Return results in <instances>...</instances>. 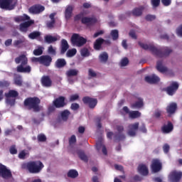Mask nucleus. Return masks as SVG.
Returning <instances> with one entry per match:
<instances>
[{"label": "nucleus", "instance_id": "1", "mask_svg": "<svg viewBox=\"0 0 182 182\" xmlns=\"http://www.w3.org/2000/svg\"><path fill=\"white\" fill-rule=\"evenodd\" d=\"M138 43L142 49L150 50L153 55H155L158 58H167L173 52V50L168 47H163L159 49L153 44H144L141 42H139Z\"/></svg>", "mask_w": 182, "mask_h": 182}, {"label": "nucleus", "instance_id": "2", "mask_svg": "<svg viewBox=\"0 0 182 182\" xmlns=\"http://www.w3.org/2000/svg\"><path fill=\"white\" fill-rule=\"evenodd\" d=\"M44 167L45 165L41 161H30L21 164L22 170H28L30 174H39Z\"/></svg>", "mask_w": 182, "mask_h": 182}, {"label": "nucleus", "instance_id": "3", "mask_svg": "<svg viewBox=\"0 0 182 182\" xmlns=\"http://www.w3.org/2000/svg\"><path fill=\"white\" fill-rule=\"evenodd\" d=\"M23 106L27 110L38 113L41 110V99L38 97H28L24 100Z\"/></svg>", "mask_w": 182, "mask_h": 182}, {"label": "nucleus", "instance_id": "4", "mask_svg": "<svg viewBox=\"0 0 182 182\" xmlns=\"http://www.w3.org/2000/svg\"><path fill=\"white\" fill-rule=\"evenodd\" d=\"M15 62L17 65L21 63V65H18L16 68V70L18 73H31L32 71V68L31 65H28V58H26V55H19L15 58Z\"/></svg>", "mask_w": 182, "mask_h": 182}, {"label": "nucleus", "instance_id": "5", "mask_svg": "<svg viewBox=\"0 0 182 182\" xmlns=\"http://www.w3.org/2000/svg\"><path fill=\"white\" fill-rule=\"evenodd\" d=\"M85 13L81 12L79 14H77L74 17V20L76 21H80L81 23H83V25H87V26H93L95 23H97V19L95 17H84Z\"/></svg>", "mask_w": 182, "mask_h": 182}, {"label": "nucleus", "instance_id": "6", "mask_svg": "<svg viewBox=\"0 0 182 182\" xmlns=\"http://www.w3.org/2000/svg\"><path fill=\"white\" fill-rule=\"evenodd\" d=\"M16 4H18V0H0V8L6 11H13Z\"/></svg>", "mask_w": 182, "mask_h": 182}, {"label": "nucleus", "instance_id": "7", "mask_svg": "<svg viewBox=\"0 0 182 182\" xmlns=\"http://www.w3.org/2000/svg\"><path fill=\"white\" fill-rule=\"evenodd\" d=\"M71 42L73 45H75L78 48H80L83 46L84 45H86V43L87 42V40L77 33H73L71 36Z\"/></svg>", "mask_w": 182, "mask_h": 182}, {"label": "nucleus", "instance_id": "8", "mask_svg": "<svg viewBox=\"0 0 182 182\" xmlns=\"http://www.w3.org/2000/svg\"><path fill=\"white\" fill-rule=\"evenodd\" d=\"M0 177L4 180H8L12 177V172L11 170L8 169L6 166L2 164H0Z\"/></svg>", "mask_w": 182, "mask_h": 182}, {"label": "nucleus", "instance_id": "9", "mask_svg": "<svg viewBox=\"0 0 182 182\" xmlns=\"http://www.w3.org/2000/svg\"><path fill=\"white\" fill-rule=\"evenodd\" d=\"M53 105L56 107V109L65 107V106L68 105V102H66V97L63 96H60L57 97L55 100H53Z\"/></svg>", "mask_w": 182, "mask_h": 182}, {"label": "nucleus", "instance_id": "10", "mask_svg": "<svg viewBox=\"0 0 182 182\" xmlns=\"http://www.w3.org/2000/svg\"><path fill=\"white\" fill-rule=\"evenodd\" d=\"M45 11V7L41 4H34L28 9L29 14L33 15H38V14H42Z\"/></svg>", "mask_w": 182, "mask_h": 182}, {"label": "nucleus", "instance_id": "11", "mask_svg": "<svg viewBox=\"0 0 182 182\" xmlns=\"http://www.w3.org/2000/svg\"><path fill=\"white\" fill-rule=\"evenodd\" d=\"M152 173H159L163 168V165L159 159H155L152 160L151 165Z\"/></svg>", "mask_w": 182, "mask_h": 182}, {"label": "nucleus", "instance_id": "12", "mask_svg": "<svg viewBox=\"0 0 182 182\" xmlns=\"http://www.w3.org/2000/svg\"><path fill=\"white\" fill-rule=\"evenodd\" d=\"M84 105H87L90 109H95L97 105V99L92 98L90 97H84L82 98Z\"/></svg>", "mask_w": 182, "mask_h": 182}, {"label": "nucleus", "instance_id": "13", "mask_svg": "<svg viewBox=\"0 0 182 182\" xmlns=\"http://www.w3.org/2000/svg\"><path fill=\"white\" fill-rule=\"evenodd\" d=\"M117 130L118 133H117L114 136L115 141H120L121 140H124V139H126V136L124 135V134H122L124 131V127H123V126H117Z\"/></svg>", "mask_w": 182, "mask_h": 182}, {"label": "nucleus", "instance_id": "14", "mask_svg": "<svg viewBox=\"0 0 182 182\" xmlns=\"http://www.w3.org/2000/svg\"><path fill=\"white\" fill-rule=\"evenodd\" d=\"M178 82H171V86L166 87V91L169 96H173V95L178 90Z\"/></svg>", "mask_w": 182, "mask_h": 182}, {"label": "nucleus", "instance_id": "15", "mask_svg": "<svg viewBox=\"0 0 182 182\" xmlns=\"http://www.w3.org/2000/svg\"><path fill=\"white\" fill-rule=\"evenodd\" d=\"M139 122H135L134 124H131L128 126V132L127 134L130 136L131 137H134L136 136V134L137 130H139Z\"/></svg>", "mask_w": 182, "mask_h": 182}, {"label": "nucleus", "instance_id": "16", "mask_svg": "<svg viewBox=\"0 0 182 182\" xmlns=\"http://www.w3.org/2000/svg\"><path fill=\"white\" fill-rule=\"evenodd\" d=\"M181 177V171H173L169 175V178L172 182H180Z\"/></svg>", "mask_w": 182, "mask_h": 182}, {"label": "nucleus", "instance_id": "17", "mask_svg": "<svg viewBox=\"0 0 182 182\" xmlns=\"http://www.w3.org/2000/svg\"><path fill=\"white\" fill-rule=\"evenodd\" d=\"M33 23H35L34 20H29V21H25L24 23H21L20 24L21 32H24L26 33V32H28V28L30 26H32V25H33Z\"/></svg>", "mask_w": 182, "mask_h": 182}, {"label": "nucleus", "instance_id": "18", "mask_svg": "<svg viewBox=\"0 0 182 182\" xmlns=\"http://www.w3.org/2000/svg\"><path fill=\"white\" fill-rule=\"evenodd\" d=\"M173 129L174 126L171 122H168L167 124H164L161 128V130L164 134H168V133H171L172 130Z\"/></svg>", "mask_w": 182, "mask_h": 182}, {"label": "nucleus", "instance_id": "19", "mask_svg": "<svg viewBox=\"0 0 182 182\" xmlns=\"http://www.w3.org/2000/svg\"><path fill=\"white\" fill-rule=\"evenodd\" d=\"M40 63L44 66H50L52 63V57L50 55H42L40 57Z\"/></svg>", "mask_w": 182, "mask_h": 182}, {"label": "nucleus", "instance_id": "20", "mask_svg": "<svg viewBox=\"0 0 182 182\" xmlns=\"http://www.w3.org/2000/svg\"><path fill=\"white\" fill-rule=\"evenodd\" d=\"M41 84L44 87H50L52 86V79L49 75H44L41 77Z\"/></svg>", "mask_w": 182, "mask_h": 182}, {"label": "nucleus", "instance_id": "21", "mask_svg": "<svg viewBox=\"0 0 182 182\" xmlns=\"http://www.w3.org/2000/svg\"><path fill=\"white\" fill-rule=\"evenodd\" d=\"M145 81L151 85H154L155 83H159V82H160V77H157L156 75H152L151 76L145 77Z\"/></svg>", "mask_w": 182, "mask_h": 182}, {"label": "nucleus", "instance_id": "22", "mask_svg": "<svg viewBox=\"0 0 182 182\" xmlns=\"http://www.w3.org/2000/svg\"><path fill=\"white\" fill-rule=\"evenodd\" d=\"M177 110V104L176 102H172L166 107V112L168 114H174Z\"/></svg>", "mask_w": 182, "mask_h": 182}, {"label": "nucleus", "instance_id": "23", "mask_svg": "<svg viewBox=\"0 0 182 182\" xmlns=\"http://www.w3.org/2000/svg\"><path fill=\"white\" fill-rule=\"evenodd\" d=\"M68 63H66V60L65 58H58L55 63V68L57 69H62L65 68Z\"/></svg>", "mask_w": 182, "mask_h": 182}, {"label": "nucleus", "instance_id": "24", "mask_svg": "<svg viewBox=\"0 0 182 182\" xmlns=\"http://www.w3.org/2000/svg\"><path fill=\"white\" fill-rule=\"evenodd\" d=\"M60 48V54L65 55V53H66V52L68 51V49H69V43H68V41H66L65 39H62Z\"/></svg>", "mask_w": 182, "mask_h": 182}, {"label": "nucleus", "instance_id": "25", "mask_svg": "<svg viewBox=\"0 0 182 182\" xmlns=\"http://www.w3.org/2000/svg\"><path fill=\"white\" fill-rule=\"evenodd\" d=\"M138 172L141 176H149V168L144 164H140L138 166Z\"/></svg>", "mask_w": 182, "mask_h": 182}, {"label": "nucleus", "instance_id": "26", "mask_svg": "<svg viewBox=\"0 0 182 182\" xmlns=\"http://www.w3.org/2000/svg\"><path fill=\"white\" fill-rule=\"evenodd\" d=\"M156 70L158 72H160L161 73H166V72H168V69L167 67L163 65V61L159 60L156 63Z\"/></svg>", "mask_w": 182, "mask_h": 182}, {"label": "nucleus", "instance_id": "27", "mask_svg": "<svg viewBox=\"0 0 182 182\" xmlns=\"http://www.w3.org/2000/svg\"><path fill=\"white\" fill-rule=\"evenodd\" d=\"M105 43V39L102 38H97L94 43V49L95 50H100L102 49V45Z\"/></svg>", "mask_w": 182, "mask_h": 182}, {"label": "nucleus", "instance_id": "28", "mask_svg": "<svg viewBox=\"0 0 182 182\" xmlns=\"http://www.w3.org/2000/svg\"><path fill=\"white\" fill-rule=\"evenodd\" d=\"M72 14H73V6H68L65 11V19H70L72 18Z\"/></svg>", "mask_w": 182, "mask_h": 182}, {"label": "nucleus", "instance_id": "29", "mask_svg": "<svg viewBox=\"0 0 182 182\" xmlns=\"http://www.w3.org/2000/svg\"><path fill=\"white\" fill-rule=\"evenodd\" d=\"M58 37L50 35H46L44 37V41L46 43H53L54 42L58 41Z\"/></svg>", "mask_w": 182, "mask_h": 182}, {"label": "nucleus", "instance_id": "30", "mask_svg": "<svg viewBox=\"0 0 182 182\" xmlns=\"http://www.w3.org/2000/svg\"><path fill=\"white\" fill-rule=\"evenodd\" d=\"M143 106H144V104L143 102V99L141 98H139L138 101L132 105V109H141Z\"/></svg>", "mask_w": 182, "mask_h": 182}, {"label": "nucleus", "instance_id": "31", "mask_svg": "<svg viewBox=\"0 0 182 182\" xmlns=\"http://www.w3.org/2000/svg\"><path fill=\"white\" fill-rule=\"evenodd\" d=\"M70 116V111L69 109H65L60 112V117L64 122H67Z\"/></svg>", "mask_w": 182, "mask_h": 182}, {"label": "nucleus", "instance_id": "32", "mask_svg": "<svg viewBox=\"0 0 182 182\" xmlns=\"http://www.w3.org/2000/svg\"><path fill=\"white\" fill-rule=\"evenodd\" d=\"M5 96L7 98L18 97L19 96V93L15 90H10L8 93L5 94Z\"/></svg>", "mask_w": 182, "mask_h": 182}, {"label": "nucleus", "instance_id": "33", "mask_svg": "<svg viewBox=\"0 0 182 182\" xmlns=\"http://www.w3.org/2000/svg\"><path fill=\"white\" fill-rule=\"evenodd\" d=\"M79 74V70L76 69H70L66 73L65 75L68 77H72V76H77Z\"/></svg>", "mask_w": 182, "mask_h": 182}, {"label": "nucleus", "instance_id": "34", "mask_svg": "<svg viewBox=\"0 0 182 182\" xmlns=\"http://www.w3.org/2000/svg\"><path fill=\"white\" fill-rule=\"evenodd\" d=\"M143 6L139 7V8H135L132 10V15L134 16H141V14H143Z\"/></svg>", "mask_w": 182, "mask_h": 182}, {"label": "nucleus", "instance_id": "35", "mask_svg": "<svg viewBox=\"0 0 182 182\" xmlns=\"http://www.w3.org/2000/svg\"><path fill=\"white\" fill-rule=\"evenodd\" d=\"M99 59L101 63H106V62H107V60H109V55L107 54V53L104 52L99 55Z\"/></svg>", "mask_w": 182, "mask_h": 182}, {"label": "nucleus", "instance_id": "36", "mask_svg": "<svg viewBox=\"0 0 182 182\" xmlns=\"http://www.w3.org/2000/svg\"><path fill=\"white\" fill-rule=\"evenodd\" d=\"M77 154L78 155V157H80V160H82V161H85V163H87L88 159L86 154H85V152L82 150H78L77 151Z\"/></svg>", "mask_w": 182, "mask_h": 182}, {"label": "nucleus", "instance_id": "37", "mask_svg": "<svg viewBox=\"0 0 182 182\" xmlns=\"http://www.w3.org/2000/svg\"><path fill=\"white\" fill-rule=\"evenodd\" d=\"M67 176L70 178H76V177H77V176H79V173L77 172V171H76L75 169H71L68 171Z\"/></svg>", "mask_w": 182, "mask_h": 182}, {"label": "nucleus", "instance_id": "38", "mask_svg": "<svg viewBox=\"0 0 182 182\" xmlns=\"http://www.w3.org/2000/svg\"><path fill=\"white\" fill-rule=\"evenodd\" d=\"M14 85L16 86H22V76L19 75L14 76Z\"/></svg>", "mask_w": 182, "mask_h": 182}, {"label": "nucleus", "instance_id": "39", "mask_svg": "<svg viewBox=\"0 0 182 182\" xmlns=\"http://www.w3.org/2000/svg\"><path fill=\"white\" fill-rule=\"evenodd\" d=\"M141 116V113L139 111H132L129 112V117L131 119H139Z\"/></svg>", "mask_w": 182, "mask_h": 182}, {"label": "nucleus", "instance_id": "40", "mask_svg": "<svg viewBox=\"0 0 182 182\" xmlns=\"http://www.w3.org/2000/svg\"><path fill=\"white\" fill-rule=\"evenodd\" d=\"M37 140L39 143H45L47 140L46 135L44 134H39L37 136Z\"/></svg>", "mask_w": 182, "mask_h": 182}, {"label": "nucleus", "instance_id": "41", "mask_svg": "<svg viewBox=\"0 0 182 182\" xmlns=\"http://www.w3.org/2000/svg\"><path fill=\"white\" fill-rule=\"evenodd\" d=\"M39 36H41V32L39 31H33L28 35L30 39H36V38H39Z\"/></svg>", "mask_w": 182, "mask_h": 182}, {"label": "nucleus", "instance_id": "42", "mask_svg": "<svg viewBox=\"0 0 182 182\" xmlns=\"http://www.w3.org/2000/svg\"><path fill=\"white\" fill-rule=\"evenodd\" d=\"M112 40L117 41L119 39V31L112 30L110 33Z\"/></svg>", "mask_w": 182, "mask_h": 182}, {"label": "nucleus", "instance_id": "43", "mask_svg": "<svg viewBox=\"0 0 182 182\" xmlns=\"http://www.w3.org/2000/svg\"><path fill=\"white\" fill-rule=\"evenodd\" d=\"M77 53V50H76V48H72L68 50L66 55L68 58H72L75 56V55H76Z\"/></svg>", "mask_w": 182, "mask_h": 182}, {"label": "nucleus", "instance_id": "44", "mask_svg": "<svg viewBox=\"0 0 182 182\" xmlns=\"http://www.w3.org/2000/svg\"><path fill=\"white\" fill-rule=\"evenodd\" d=\"M81 55L82 56H84V58H86L87 56H90V52H89V50L86 48H84L81 49Z\"/></svg>", "mask_w": 182, "mask_h": 182}, {"label": "nucleus", "instance_id": "45", "mask_svg": "<svg viewBox=\"0 0 182 182\" xmlns=\"http://www.w3.org/2000/svg\"><path fill=\"white\" fill-rule=\"evenodd\" d=\"M48 52L50 55H52L53 56H56V49L53 48V46H50L48 47Z\"/></svg>", "mask_w": 182, "mask_h": 182}, {"label": "nucleus", "instance_id": "46", "mask_svg": "<svg viewBox=\"0 0 182 182\" xmlns=\"http://www.w3.org/2000/svg\"><path fill=\"white\" fill-rule=\"evenodd\" d=\"M23 42H25V40L22 39L15 41L14 42V46H15L16 48H21V45L23 43Z\"/></svg>", "mask_w": 182, "mask_h": 182}, {"label": "nucleus", "instance_id": "47", "mask_svg": "<svg viewBox=\"0 0 182 182\" xmlns=\"http://www.w3.org/2000/svg\"><path fill=\"white\" fill-rule=\"evenodd\" d=\"M11 85V82L8 80L0 81V87H8Z\"/></svg>", "mask_w": 182, "mask_h": 182}, {"label": "nucleus", "instance_id": "48", "mask_svg": "<svg viewBox=\"0 0 182 182\" xmlns=\"http://www.w3.org/2000/svg\"><path fill=\"white\" fill-rule=\"evenodd\" d=\"M9 152L11 154H17L18 149H16V146L12 145L9 149Z\"/></svg>", "mask_w": 182, "mask_h": 182}, {"label": "nucleus", "instance_id": "49", "mask_svg": "<svg viewBox=\"0 0 182 182\" xmlns=\"http://www.w3.org/2000/svg\"><path fill=\"white\" fill-rule=\"evenodd\" d=\"M151 4L154 8L160 6V0H151Z\"/></svg>", "mask_w": 182, "mask_h": 182}, {"label": "nucleus", "instance_id": "50", "mask_svg": "<svg viewBox=\"0 0 182 182\" xmlns=\"http://www.w3.org/2000/svg\"><path fill=\"white\" fill-rule=\"evenodd\" d=\"M161 117V110L156 109L154 113V117H155V119H160Z\"/></svg>", "mask_w": 182, "mask_h": 182}, {"label": "nucleus", "instance_id": "51", "mask_svg": "<svg viewBox=\"0 0 182 182\" xmlns=\"http://www.w3.org/2000/svg\"><path fill=\"white\" fill-rule=\"evenodd\" d=\"M88 76H90V77H96L97 76V74L93 69L90 68L88 70Z\"/></svg>", "mask_w": 182, "mask_h": 182}, {"label": "nucleus", "instance_id": "52", "mask_svg": "<svg viewBox=\"0 0 182 182\" xmlns=\"http://www.w3.org/2000/svg\"><path fill=\"white\" fill-rule=\"evenodd\" d=\"M42 53H43V50H42L41 48H37L33 50V55H35V56H41Z\"/></svg>", "mask_w": 182, "mask_h": 182}, {"label": "nucleus", "instance_id": "53", "mask_svg": "<svg viewBox=\"0 0 182 182\" xmlns=\"http://www.w3.org/2000/svg\"><path fill=\"white\" fill-rule=\"evenodd\" d=\"M55 21L51 20L50 21H47L46 26L48 27L50 29H52L53 26H55Z\"/></svg>", "mask_w": 182, "mask_h": 182}, {"label": "nucleus", "instance_id": "54", "mask_svg": "<svg viewBox=\"0 0 182 182\" xmlns=\"http://www.w3.org/2000/svg\"><path fill=\"white\" fill-rule=\"evenodd\" d=\"M76 143V136L72 135L69 139V144L72 146V144H75Z\"/></svg>", "mask_w": 182, "mask_h": 182}, {"label": "nucleus", "instance_id": "55", "mask_svg": "<svg viewBox=\"0 0 182 182\" xmlns=\"http://www.w3.org/2000/svg\"><path fill=\"white\" fill-rule=\"evenodd\" d=\"M25 157H26V152H25V150H23L18 154V159L25 160Z\"/></svg>", "mask_w": 182, "mask_h": 182}, {"label": "nucleus", "instance_id": "56", "mask_svg": "<svg viewBox=\"0 0 182 182\" xmlns=\"http://www.w3.org/2000/svg\"><path fill=\"white\" fill-rule=\"evenodd\" d=\"M163 150H164V152L165 153V154H167V153H168V151H170V145H168V144H165L163 146Z\"/></svg>", "mask_w": 182, "mask_h": 182}, {"label": "nucleus", "instance_id": "57", "mask_svg": "<svg viewBox=\"0 0 182 182\" xmlns=\"http://www.w3.org/2000/svg\"><path fill=\"white\" fill-rule=\"evenodd\" d=\"M79 99V95L75 94L72 95L70 97V102H75V100H78Z\"/></svg>", "mask_w": 182, "mask_h": 182}, {"label": "nucleus", "instance_id": "58", "mask_svg": "<svg viewBox=\"0 0 182 182\" xmlns=\"http://www.w3.org/2000/svg\"><path fill=\"white\" fill-rule=\"evenodd\" d=\"M129 65V58H124L121 60V66H127Z\"/></svg>", "mask_w": 182, "mask_h": 182}, {"label": "nucleus", "instance_id": "59", "mask_svg": "<svg viewBox=\"0 0 182 182\" xmlns=\"http://www.w3.org/2000/svg\"><path fill=\"white\" fill-rule=\"evenodd\" d=\"M79 107H80V106L77 103H73L71 104V106H70L71 110H74V111L79 109Z\"/></svg>", "mask_w": 182, "mask_h": 182}, {"label": "nucleus", "instance_id": "60", "mask_svg": "<svg viewBox=\"0 0 182 182\" xmlns=\"http://www.w3.org/2000/svg\"><path fill=\"white\" fill-rule=\"evenodd\" d=\"M145 19L148 21H154V19H156V16L149 14L146 16Z\"/></svg>", "mask_w": 182, "mask_h": 182}, {"label": "nucleus", "instance_id": "61", "mask_svg": "<svg viewBox=\"0 0 182 182\" xmlns=\"http://www.w3.org/2000/svg\"><path fill=\"white\" fill-rule=\"evenodd\" d=\"M164 6H170L171 5V0H161Z\"/></svg>", "mask_w": 182, "mask_h": 182}, {"label": "nucleus", "instance_id": "62", "mask_svg": "<svg viewBox=\"0 0 182 182\" xmlns=\"http://www.w3.org/2000/svg\"><path fill=\"white\" fill-rule=\"evenodd\" d=\"M15 102H16L15 99L7 98V103H8V105H10V106H14Z\"/></svg>", "mask_w": 182, "mask_h": 182}, {"label": "nucleus", "instance_id": "63", "mask_svg": "<svg viewBox=\"0 0 182 182\" xmlns=\"http://www.w3.org/2000/svg\"><path fill=\"white\" fill-rule=\"evenodd\" d=\"M103 146H105L103 144V143H102V141H98L96 143V149L97 150L99 151L101 149L103 148Z\"/></svg>", "mask_w": 182, "mask_h": 182}, {"label": "nucleus", "instance_id": "64", "mask_svg": "<svg viewBox=\"0 0 182 182\" xmlns=\"http://www.w3.org/2000/svg\"><path fill=\"white\" fill-rule=\"evenodd\" d=\"M21 19L23 22H24V21H31V17L27 14H23V16H21Z\"/></svg>", "mask_w": 182, "mask_h": 182}]
</instances>
